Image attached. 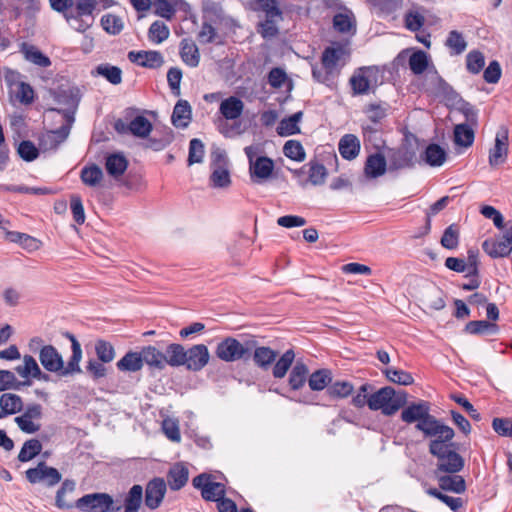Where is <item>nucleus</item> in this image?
<instances>
[{"mask_svg": "<svg viewBox=\"0 0 512 512\" xmlns=\"http://www.w3.org/2000/svg\"><path fill=\"white\" fill-rule=\"evenodd\" d=\"M191 106L186 100H179L171 116L172 124L177 128H186L191 120Z\"/></svg>", "mask_w": 512, "mask_h": 512, "instance_id": "nucleus-30", "label": "nucleus"}, {"mask_svg": "<svg viewBox=\"0 0 512 512\" xmlns=\"http://www.w3.org/2000/svg\"><path fill=\"white\" fill-rule=\"evenodd\" d=\"M463 467V458L457 452L453 451L438 460L436 474L440 472L455 474L461 471Z\"/></svg>", "mask_w": 512, "mask_h": 512, "instance_id": "nucleus-28", "label": "nucleus"}, {"mask_svg": "<svg viewBox=\"0 0 512 512\" xmlns=\"http://www.w3.org/2000/svg\"><path fill=\"white\" fill-rule=\"evenodd\" d=\"M401 420L407 424L416 422V429L423 435H433L444 429L440 426L441 421L430 414V404L423 400L404 406Z\"/></svg>", "mask_w": 512, "mask_h": 512, "instance_id": "nucleus-2", "label": "nucleus"}, {"mask_svg": "<svg viewBox=\"0 0 512 512\" xmlns=\"http://www.w3.org/2000/svg\"><path fill=\"white\" fill-rule=\"evenodd\" d=\"M260 10L268 18H282V11L279 7V0H256Z\"/></svg>", "mask_w": 512, "mask_h": 512, "instance_id": "nucleus-63", "label": "nucleus"}, {"mask_svg": "<svg viewBox=\"0 0 512 512\" xmlns=\"http://www.w3.org/2000/svg\"><path fill=\"white\" fill-rule=\"evenodd\" d=\"M42 450V444L38 439H30L24 442L18 460L20 462H28L37 456Z\"/></svg>", "mask_w": 512, "mask_h": 512, "instance_id": "nucleus-46", "label": "nucleus"}, {"mask_svg": "<svg viewBox=\"0 0 512 512\" xmlns=\"http://www.w3.org/2000/svg\"><path fill=\"white\" fill-rule=\"evenodd\" d=\"M485 65L483 53L477 50L470 51L466 56L467 70L473 74H478Z\"/></svg>", "mask_w": 512, "mask_h": 512, "instance_id": "nucleus-59", "label": "nucleus"}, {"mask_svg": "<svg viewBox=\"0 0 512 512\" xmlns=\"http://www.w3.org/2000/svg\"><path fill=\"white\" fill-rule=\"evenodd\" d=\"M143 503V487L139 484L133 485L123 498V512H139Z\"/></svg>", "mask_w": 512, "mask_h": 512, "instance_id": "nucleus-27", "label": "nucleus"}, {"mask_svg": "<svg viewBox=\"0 0 512 512\" xmlns=\"http://www.w3.org/2000/svg\"><path fill=\"white\" fill-rule=\"evenodd\" d=\"M428 64V55L422 50L412 53L409 58V67L416 75L422 74L427 69Z\"/></svg>", "mask_w": 512, "mask_h": 512, "instance_id": "nucleus-53", "label": "nucleus"}, {"mask_svg": "<svg viewBox=\"0 0 512 512\" xmlns=\"http://www.w3.org/2000/svg\"><path fill=\"white\" fill-rule=\"evenodd\" d=\"M387 163L385 157L375 153L367 157L364 166V175L367 179H375L385 174Z\"/></svg>", "mask_w": 512, "mask_h": 512, "instance_id": "nucleus-24", "label": "nucleus"}, {"mask_svg": "<svg viewBox=\"0 0 512 512\" xmlns=\"http://www.w3.org/2000/svg\"><path fill=\"white\" fill-rule=\"evenodd\" d=\"M446 46L454 54L459 55L465 51V49L467 47V43L461 33H459L456 30H453L449 33V35L446 39Z\"/></svg>", "mask_w": 512, "mask_h": 512, "instance_id": "nucleus-58", "label": "nucleus"}, {"mask_svg": "<svg viewBox=\"0 0 512 512\" xmlns=\"http://www.w3.org/2000/svg\"><path fill=\"white\" fill-rule=\"evenodd\" d=\"M508 146V130L500 127L495 136V144L489 150L490 166L496 167L505 163L508 157Z\"/></svg>", "mask_w": 512, "mask_h": 512, "instance_id": "nucleus-17", "label": "nucleus"}, {"mask_svg": "<svg viewBox=\"0 0 512 512\" xmlns=\"http://www.w3.org/2000/svg\"><path fill=\"white\" fill-rule=\"evenodd\" d=\"M388 110L389 105L387 103L369 104L365 113L372 122L377 123L387 116Z\"/></svg>", "mask_w": 512, "mask_h": 512, "instance_id": "nucleus-62", "label": "nucleus"}, {"mask_svg": "<svg viewBox=\"0 0 512 512\" xmlns=\"http://www.w3.org/2000/svg\"><path fill=\"white\" fill-rule=\"evenodd\" d=\"M322 6L336 11L333 27L339 33L356 32V20L351 10L344 7L339 0H322Z\"/></svg>", "mask_w": 512, "mask_h": 512, "instance_id": "nucleus-8", "label": "nucleus"}, {"mask_svg": "<svg viewBox=\"0 0 512 512\" xmlns=\"http://www.w3.org/2000/svg\"><path fill=\"white\" fill-rule=\"evenodd\" d=\"M184 366L191 371H200L210 358L208 348L204 344H197L186 350Z\"/></svg>", "mask_w": 512, "mask_h": 512, "instance_id": "nucleus-18", "label": "nucleus"}, {"mask_svg": "<svg viewBox=\"0 0 512 512\" xmlns=\"http://www.w3.org/2000/svg\"><path fill=\"white\" fill-rule=\"evenodd\" d=\"M465 331L470 334H495L498 332V326L485 320L470 321L466 324Z\"/></svg>", "mask_w": 512, "mask_h": 512, "instance_id": "nucleus-52", "label": "nucleus"}, {"mask_svg": "<svg viewBox=\"0 0 512 512\" xmlns=\"http://www.w3.org/2000/svg\"><path fill=\"white\" fill-rule=\"evenodd\" d=\"M350 85L355 95H364L379 83V70L375 66L358 68L351 76Z\"/></svg>", "mask_w": 512, "mask_h": 512, "instance_id": "nucleus-9", "label": "nucleus"}, {"mask_svg": "<svg viewBox=\"0 0 512 512\" xmlns=\"http://www.w3.org/2000/svg\"><path fill=\"white\" fill-rule=\"evenodd\" d=\"M67 336L72 342V355L67 365L63 364V368L60 370V377H67L81 372L79 365L82 358L81 346L72 334L67 333Z\"/></svg>", "mask_w": 512, "mask_h": 512, "instance_id": "nucleus-22", "label": "nucleus"}, {"mask_svg": "<svg viewBox=\"0 0 512 512\" xmlns=\"http://www.w3.org/2000/svg\"><path fill=\"white\" fill-rule=\"evenodd\" d=\"M180 0H156L153 3L155 14L167 20L172 19Z\"/></svg>", "mask_w": 512, "mask_h": 512, "instance_id": "nucleus-51", "label": "nucleus"}, {"mask_svg": "<svg viewBox=\"0 0 512 512\" xmlns=\"http://www.w3.org/2000/svg\"><path fill=\"white\" fill-rule=\"evenodd\" d=\"M0 407L4 410V413L13 415L22 410L23 401L17 394L4 393L0 397Z\"/></svg>", "mask_w": 512, "mask_h": 512, "instance_id": "nucleus-43", "label": "nucleus"}, {"mask_svg": "<svg viewBox=\"0 0 512 512\" xmlns=\"http://www.w3.org/2000/svg\"><path fill=\"white\" fill-rule=\"evenodd\" d=\"M95 351L99 361L103 363H109L115 357L113 346L105 340H98L96 342Z\"/></svg>", "mask_w": 512, "mask_h": 512, "instance_id": "nucleus-61", "label": "nucleus"}, {"mask_svg": "<svg viewBox=\"0 0 512 512\" xmlns=\"http://www.w3.org/2000/svg\"><path fill=\"white\" fill-rule=\"evenodd\" d=\"M192 483L196 489L201 491V496L206 501L217 502L225 496L224 484L213 481L212 476L206 473L196 476Z\"/></svg>", "mask_w": 512, "mask_h": 512, "instance_id": "nucleus-11", "label": "nucleus"}, {"mask_svg": "<svg viewBox=\"0 0 512 512\" xmlns=\"http://www.w3.org/2000/svg\"><path fill=\"white\" fill-rule=\"evenodd\" d=\"M141 355L143 357V364L146 363L148 366L158 370L165 368L166 356L156 347L146 346L142 348Z\"/></svg>", "mask_w": 512, "mask_h": 512, "instance_id": "nucleus-34", "label": "nucleus"}, {"mask_svg": "<svg viewBox=\"0 0 512 512\" xmlns=\"http://www.w3.org/2000/svg\"><path fill=\"white\" fill-rule=\"evenodd\" d=\"M331 373L329 370L322 369V389H326V394L332 399L345 398L353 391L352 384L342 381L331 383Z\"/></svg>", "mask_w": 512, "mask_h": 512, "instance_id": "nucleus-20", "label": "nucleus"}, {"mask_svg": "<svg viewBox=\"0 0 512 512\" xmlns=\"http://www.w3.org/2000/svg\"><path fill=\"white\" fill-rule=\"evenodd\" d=\"M131 134L138 138H146L152 131V123L144 116H136L128 125Z\"/></svg>", "mask_w": 512, "mask_h": 512, "instance_id": "nucleus-42", "label": "nucleus"}, {"mask_svg": "<svg viewBox=\"0 0 512 512\" xmlns=\"http://www.w3.org/2000/svg\"><path fill=\"white\" fill-rule=\"evenodd\" d=\"M439 487L442 490L461 494L466 490L465 480L460 475H439L436 474Z\"/></svg>", "mask_w": 512, "mask_h": 512, "instance_id": "nucleus-31", "label": "nucleus"}, {"mask_svg": "<svg viewBox=\"0 0 512 512\" xmlns=\"http://www.w3.org/2000/svg\"><path fill=\"white\" fill-rule=\"evenodd\" d=\"M205 154L204 144L200 139L193 138L189 143L188 165L201 163Z\"/></svg>", "mask_w": 512, "mask_h": 512, "instance_id": "nucleus-57", "label": "nucleus"}, {"mask_svg": "<svg viewBox=\"0 0 512 512\" xmlns=\"http://www.w3.org/2000/svg\"><path fill=\"white\" fill-rule=\"evenodd\" d=\"M76 483L74 480L66 479L56 493L55 505L59 509H70L73 505L65 500V495L74 492Z\"/></svg>", "mask_w": 512, "mask_h": 512, "instance_id": "nucleus-45", "label": "nucleus"}, {"mask_svg": "<svg viewBox=\"0 0 512 512\" xmlns=\"http://www.w3.org/2000/svg\"><path fill=\"white\" fill-rule=\"evenodd\" d=\"M284 155L294 161L301 162L305 159V152L303 146L299 141L289 140L283 147Z\"/></svg>", "mask_w": 512, "mask_h": 512, "instance_id": "nucleus-56", "label": "nucleus"}, {"mask_svg": "<svg viewBox=\"0 0 512 512\" xmlns=\"http://www.w3.org/2000/svg\"><path fill=\"white\" fill-rule=\"evenodd\" d=\"M185 352L186 350L181 344L172 343L166 348V361L165 366L170 365L172 367L182 366L185 363Z\"/></svg>", "mask_w": 512, "mask_h": 512, "instance_id": "nucleus-41", "label": "nucleus"}, {"mask_svg": "<svg viewBox=\"0 0 512 512\" xmlns=\"http://www.w3.org/2000/svg\"><path fill=\"white\" fill-rule=\"evenodd\" d=\"M40 367L31 355L23 356V364L16 367V372L22 378H34Z\"/></svg>", "mask_w": 512, "mask_h": 512, "instance_id": "nucleus-50", "label": "nucleus"}, {"mask_svg": "<svg viewBox=\"0 0 512 512\" xmlns=\"http://www.w3.org/2000/svg\"><path fill=\"white\" fill-rule=\"evenodd\" d=\"M167 491V484L163 478L155 477L150 480L143 493V502L150 510H156L162 504Z\"/></svg>", "mask_w": 512, "mask_h": 512, "instance_id": "nucleus-14", "label": "nucleus"}, {"mask_svg": "<svg viewBox=\"0 0 512 512\" xmlns=\"http://www.w3.org/2000/svg\"><path fill=\"white\" fill-rule=\"evenodd\" d=\"M256 345L254 337L244 338L243 341L226 337L217 344L215 354L222 361L234 362L250 357Z\"/></svg>", "mask_w": 512, "mask_h": 512, "instance_id": "nucleus-5", "label": "nucleus"}, {"mask_svg": "<svg viewBox=\"0 0 512 512\" xmlns=\"http://www.w3.org/2000/svg\"><path fill=\"white\" fill-rule=\"evenodd\" d=\"M39 361L46 371L60 375V370L63 368V358L54 346L45 345L42 347L39 351Z\"/></svg>", "mask_w": 512, "mask_h": 512, "instance_id": "nucleus-19", "label": "nucleus"}, {"mask_svg": "<svg viewBox=\"0 0 512 512\" xmlns=\"http://www.w3.org/2000/svg\"><path fill=\"white\" fill-rule=\"evenodd\" d=\"M105 167L109 175L118 178L125 173L128 161L123 154L113 153L107 156Z\"/></svg>", "mask_w": 512, "mask_h": 512, "instance_id": "nucleus-33", "label": "nucleus"}, {"mask_svg": "<svg viewBox=\"0 0 512 512\" xmlns=\"http://www.w3.org/2000/svg\"><path fill=\"white\" fill-rule=\"evenodd\" d=\"M62 119V125L58 129L48 131L42 139L43 144L49 149L57 148L70 134L75 117L71 113H64Z\"/></svg>", "mask_w": 512, "mask_h": 512, "instance_id": "nucleus-16", "label": "nucleus"}, {"mask_svg": "<svg viewBox=\"0 0 512 512\" xmlns=\"http://www.w3.org/2000/svg\"><path fill=\"white\" fill-rule=\"evenodd\" d=\"M170 35L168 26L161 22L155 21L151 24L148 31V38L155 44H160L165 41Z\"/></svg>", "mask_w": 512, "mask_h": 512, "instance_id": "nucleus-49", "label": "nucleus"}, {"mask_svg": "<svg viewBox=\"0 0 512 512\" xmlns=\"http://www.w3.org/2000/svg\"><path fill=\"white\" fill-rule=\"evenodd\" d=\"M26 478L30 483L45 482L47 486L52 487L61 481L62 476L56 468L40 462L35 468L26 471Z\"/></svg>", "mask_w": 512, "mask_h": 512, "instance_id": "nucleus-15", "label": "nucleus"}, {"mask_svg": "<svg viewBox=\"0 0 512 512\" xmlns=\"http://www.w3.org/2000/svg\"><path fill=\"white\" fill-rule=\"evenodd\" d=\"M188 478V468L182 463H176L168 471L167 484L171 490L177 491L186 485Z\"/></svg>", "mask_w": 512, "mask_h": 512, "instance_id": "nucleus-25", "label": "nucleus"}, {"mask_svg": "<svg viewBox=\"0 0 512 512\" xmlns=\"http://www.w3.org/2000/svg\"><path fill=\"white\" fill-rule=\"evenodd\" d=\"M406 404L407 393L404 391H396L390 386L382 387L369 395V409L372 411H381L385 416L396 414Z\"/></svg>", "mask_w": 512, "mask_h": 512, "instance_id": "nucleus-3", "label": "nucleus"}, {"mask_svg": "<svg viewBox=\"0 0 512 512\" xmlns=\"http://www.w3.org/2000/svg\"><path fill=\"white\" fill-rule=\"evenodd\" d=\"M244 110V103L241 99L230 96L220 104L219 111L227 120H235L241 116Z\"/></svg>", "mask_w": 512, "mask_h": 512, "instance_id": "nucleus-29", "label": "nucleus"}, {"mask_svg": "<svg viewBox=\"0 0 512 512\" xmlns=\"http://www.w3.org/2000/svg\"><path fill=\"white\" fill-rule=\"evenodd\" d=\"M128 59L137 65L149 69H157L164 64L163 55L154 50L149 51H130Z\"/></svg>", "mask_w": 512, "mask_h": 512, "instance_id": "nucleus-21", "label": "nucleus"}, {"mask_svg": "<svg viewBox=\"0 0 512 512\" xmlns=\"http://www.w3.org/2000/svg\"><path fill=\"white\" fill-rule=\"evenodd\" d=\"M295 353L292 349L285 351L275 362L272 368V374L277 379L286 376L288 370L293 367Z\"/></svg>", "mask_w": 512, "mask_h": 512, "instance_id": "nucleus-36", "label": "nucleus"}, {"mask_svg": "<svg viewBox=\"0 0 512 512\" xmlns=\"http://www.w3.org/2000/svg\"><path fill=\"white\" fill-rule=\"evenodd\" d=\"M81 97V91L76 86L59 88L57 91L54 92V100L57 102L58 105L62 106L63 109H51V111L61 114L62 117L64 113H71L74 117Z\"/></svg>", "mask_w": 512, "mask_h": 512, "instance_id": "nucleus-12", "label": "nucleus"}, {"mask_svg": "<svg viewBox=\"0 0 512 512\" xmlns=\"http://www.w3.org/2000/svg\"><path fill=\"white\" fill-rule=\"evenodd\" d=\"M112 3L113 0H73L71 9L65 13V19L71 28L83 33L93 25L97 8H108Z\"/></svg>", "mask_w": 512, "mask_h": 512, "instance_id": "nucleus-1", "label": "nucleus"}, {"mask_svg": "<svg viewBox=\"0 0 512 512\" xmlns=\"http://www.w3.org/2000/svg\"><path fill=\"white\" fill-rule=\"evenodd\" d=\"M181 60L191 68H195L200 62V52L197 45L191 39H182L179 51Z\"/></svg>", "mask_w": 512, "mask_h": 512, "instance_id": "nucleus-26", "label": "nucleus"}, {"mask_svg": "<svg viewBox=\"0 0 512 512\" xmlns=\"http://www.w3.org/2000/svg\"><path fill=\"white\" fill-rule=\"evenodd\" d=\"M440 426L444 428L443 431L437 432L433 435H424L425 437L434 438L430 441L429 452L433 456L437 457L438 460L453 452L449 442L455 435L454 430L451 427L443 424L442 422L440 423Z\"/></svg>", "mask_w": 512, "mask_h": 512, "instance_id": "nucleus-13", "label": "nucleus"}, {"mask_svg": "<svg viewBox=\"0 0 512 512\" xmlns=\"http://www.w3.org/2000/svg\"><path fill=\"white\" fill-rule=\"evenodd\" d=\"M383 373L390 382L399 385L408 386L414 382L413 376L410 373L395 367L386 368L383 370Z\"/></svg>", "mask_w": 512, "mask_h": 512, "instance_id": "nucleus-47", "label": "nucleus"}, {"mask_svg": "<svg viewBox=\"0 0 512 512\" xmlns=\"http://www.w3.org/2000/svg\"><path fill=\"white\" fill-rule=\"evenodd\" d=\"M20 51L27 61L39 67L45 68L51 65L50 59L34 45L23 42L21 44Z\"/></svg>", "mask_w": 512, "mask_h": 512, "instance_id": "nucleus-32", "label": "nucleus"}, {"mask_svg": "<svg viewBox=\"0 0 512 512\" xmlns=\"http://www.w3.org/2000/svg\"><path fill=\"white\" fill-rule=\"evenodd\" d=\"M81 512H117L120 505H114V500L107 493H90L79 498L74 505Z\"/></svg>", "mask_w": 512, "mask_h": 512, "instance_id": "nucleus-7", "label": "nucleus"}, {"mask_svg": "<svg viewBox=\"0 0 512 512\" xmlns=\"http://www.w3.org/2000/svg\"><path fill=\"white\" fill-rule=\"evenodd\" d=\"M302 112H296L293 115L284 118L280 121L277 127V133L280 136H290L300 132L298 123L302 118Z\"/></svg>", "mask_w": 512, "mask_h": 512, "instance_id": "nucleus-38", "label": "nucleus"}, {"mask_svg": "<svg viewBox=\"0 0 512 512\" xmlns=\"http://www.w3.org/2000/svg\"><path fill=\"white\" fill-rule=\"evenodd\" d=\"M19 156L27 162L34 161L39 156V150L29 140L22 141L17 149Z\"/></svg>", "mask_w": 512, "mask_h": 512, "instance_id": "nucleus-64", "label": "nucleus"}, {"mask_svg": "<svg viewBox=\"0 0 512 512\" xmlns=\"http://www.w3.org/2000/svg\"><path fill=\"white\" fill-rule=\"evenodd\" d=\"M351 49L348 41L332 42L330 46L322 52V70L325 71V81H330L337 77L341 69L346 65L350 58Z\"/></svg>", "mask_w": 512, "mask_h": 512, "instance_id": "nucleus-4", "label": "nucleus"}, {"mask_svg": "<svg viewBox=\"0 0 512 512\" xmlns=\"http://www.w3.org/2000/svg\"><path fill=\"white\" fill-rule=\"evenodd\" d=\"M210 182L215 188L228 187L231 183L229 171L222 166H216L210 176Z\"/></svg>", "mask_w": 512, "mask_h": 512, "instance_id": "nucleus-55", "label": "nucleus"}, {"mask_svg": "<svg viewBox=\"0 0 512 512\" xmlns=\"http://www.w3.org/2000/svg\"><path fill=\"white\" fill-rule=\"evenodd\" d=\"M97 73L114 85L120 84L122 81V71L116 66L101 64L97 67Z\"/></svg>", "mask_w": 512, "mask_h": 512, "instance_id": "nucleus-60", "label": "nucleus"}, {"mask_svg": "<svg viewBox=\"0 0 512 512\" xmlns=\"http://www.w3.org/2000/svg\"><path fill=\"white\" fill-rule=\"evenodd\" d=\"M482 248L493 258L508 256L512 251V222L505 225L500 237L485 240Z\"/></svg>", "mask_w": 512, "mask_h": 512, "instance_id": "nucleus-10", "label": "nucleus"}, {"mask_svg": "<svg viewBox=\"0 0 512 512\" xmlns=\"http://www.w3.org/2000/svg\"><path fill=\"white\" fill-rule=\"evenodd\" d=\"M80 178L89 187H96L103 179V171L97 165L86 166L81 170Z\"/></svg>", "mask_w": 512, "mask_h": 512, "instance_id": "nucleus-44", "label": "nucleus"}, {"mask_svg": "<svg viewBox=\"0 0 512 512\" xmlns=\"http://www.w3.org/2000/svg\"><path fill=\"white\" fill-rule=\"evenodd\" d=\"M425 161L430 166H441L446 160V152L437 144H430L425 150Z\"/></svg>", "mask_w": 512, "mask_h": 512, "instance_id": "nucleus-48", "label": "nucleus"}, {"mask_svg": "<svg viewBox=\"0 0 512 512\" xmlns=\"http://www.w3.org/2000/svg\"><path fill=\"white\" fill-rule=\"evenodd\" d=\"M308 375L309 369L307 365L301 360L296 361L289 375L291 389L297 390L301 388L306 383Z\"/></svg>", "mask_w": 512, "mask_h": 512, "instance_id": "nucleus-35", "label": "nucleus"}, {"mask_svg": "<svg viewBox=\"0 0 512 512\" xmlns=\"http://www.w3.org/2000/svg\"><path fill=\"white\" fill-rule=\"evenodd\" d=\"M117 368L124 372H137L143 367V357L141 351L128 352L118 362Z\"/></svg>", "mask_w": 512, "mask_h": 512, "instance_id": "nucleus-37", "label": "nucleus"}, {"mask_svg": "<svg viewBox=\"0 0 512 512\" xmlns=\"http://www.w3.org/2000/svg\"><path fill=\"white\" fill-rule=\"evenodd\" d=\"M474 128L469 124H457L454 128V142L458 146L470 147L474 142Z\"/></svg>", "mask_w": 512, "mask_h": 512, "instance_id": "nucleus-39", "label": "nucleus"}, {"mask_svg": "<svg viewBox=\"0 0 512 512\" xmlns=\"http://www.w3.org/2000/svg\"><path fill=\"white\" fill-rule=\"evenodd\" d=\"M253 353L254 362L261 368L266 369L272 365L278 356V353L269 347H255Z\"/></svg>", "mask_w": 512, "mask_h": 512, "instance_id": "nucleus-40", "label": "nucleus"}, {"mask_svg": "<svg viewBox=\"0 0 512 512\" xmlns=\"http://www.w3.org/2000/svg\"><path fill=\"white\" fill-rule=\"evenodd\" d=\"M249 163V174L252 182L262 183L270 179L274 171V161L267 156L259 155V148L254 145L244 148Z\"/></svg>", "mask_w": 512, "mask_h": 512, "instance_id": "nucleus-6", "label": "nucleus"}, {"mask_svg": "<svg viewBox=\"0 0 512 512\" xmlns=\"http://www.w3.org/2000/svg\"><path fill=\"white\" fill-rule=\"evenodd\" d=\"M360 140L354 134H345L341 137L338 150L342 158L346 160H354L360 153Z\"/></svg>", "mask_w": 512, "mask_h": 512, "instance_id": "nucleus-23", "label": "nucleus"}, {"mask_svg": "<svg viewBox=\"0 0 512 512\" xmlns=\"http://www.w3.org/2000/svg\"><path fill=\"white\" fill-rule=\"evenodd\" d=\"M101 26L107 33L117 35L122 31L124 24L119 16L109 13L102 16Z\"/></svg>", "mask_w": 512, "mask_h": 512, "instance_id": "nucleus-54", "label": "nucleus"}]
</instances>
